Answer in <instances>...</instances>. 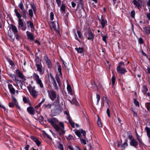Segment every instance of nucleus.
<instances>
[{"label": "nucleus", "instance_id": "1", "mask_svg": "<svg viewBox=\"0 0 150 150\" xmlns=\"http://www.w3.org/2000/svg\"><path fill=\"white\" fill-rule=\"evenodd\" d=\"M47 121L51 124L57 131L60 132L61 134L64 133V125L63 122H59V126L57 125L59 122V121L55 117L48 118Z\"/></svg>", "mask_w": 150, "mask_h": 150}, {"label": "nucleus", "instance_id": "2", "mask_svg": "<svg viewBox=\"0 0 150 150\" xmlns=\"http://www.w3.org/2000/svg\"><path fill=\"white\" fill-rule=\"evenodd\" d=\"M14 12L16 14L17 17L18 18V27L21 28V29L23 30H25L26 29V27H24V23L22 19L21 18V14L18 12V10L15 9Z\"/></svg>", "mask_w": 150, "mask_h": 150}, {"label": "nucleus", "instance_id": "3", "mask_svg": "<svg viewBox=\"0 0 150 150\" xmlns=\"http://www.w3.org/2000/svg\"><path fill=\"white\" fill-rule=\"evenodd\" d=\"M33 77L36 81V84H38L40 88H43L44 85L42 80L40 79L39 76L37 74L34 73L33 74Z\"/></svg>", "mask_w": 150, "mask_h": 150}, {"label": "nucleus", "instance_id": "4", "mask_svg": "<svg viewBox=\"0 0 150 150\" xmlns=\"http://www.w3.org/2000/svg\"><path fill=\"white\" fill-rule=\"evenodd\" d=\"M125 64L123 62H121L119 63L117 67V70L118 72L123 74L127 71L125 68L122 67Z\"/></svg>", "mask_w": 150, "mask_h": 150}, {"label": "nucleus", "instance_id": "5", "mask_svg": "<svg viewBox=\"0 0 150 150\" xmlns=\"http://www.w3.org/2000/svg\"><path fill=\"white\" fill-rule=\"evenodd\" d=\"M28 91L30 95L34 98L37 97L38 95V92L35 90V87H31L28 88Z\"/></svg>", "mask_w": 150, "mask_h": 150}, {"label": "nucleus", "instance_id": "6", "mask_svg": "<svg viewBox=\"0 0 150 150\" xmlns=\"http://www.w3.org/2000/svg\"><path fill=\"white\" fill-rule=\"evenodd\" d=\"M48 96L50 99L52 101L55 100L57 98V94L56 92L53 90L47 91Z\"/></svg>", "mask_w": 150, "mask_h": 150}, {"label": "nucleus", "instance_id": "7", "mask_svg": "<svg viewBox=\"0 0 150 150\" xmlns=\"http://www.w3.org/2000/svg\"><path fill=\"white\" fill-rule=\"evenodd\" d=\"M50 28L54 30H57L59 28V25L58 22L56 21L51 22L50 24Z\"/></svg>", "mask_w": 150, "mask_h": 150}, {"label": "nucleus", "instance_id": "8", "mask_svg": "<svg viewBox=\"0 0 150 150\" xmlns=\"http://www.w3.org/2000/svg\"><path fill=\"white\" fill-rule=\"evenodd\" d=\"M16 73L18 75V77L21 79L23 81H25L26 80L25 76L18 69H16Z\"/></svg>", "mask_w": 150, "mask_h": 150}, {"label": "nucleus", "instance_id": "9", "mask_svg": "<svg viewBox=\"0 0 150 150\" xmlns=\"http://www.w3.org/2000/svg\"><path fill=\"white\" fill-rule=\"evenodd\" d=\"M37 70L39 72L40 74H43L44 73V71L42 69V66L41 64H36Z\"/></svg>", "mask_w": 150, "mask_h": 150}, {"label": "nucleus", "instance_id": "10", "mask_svg": "<svg viewBox=\"0 0 150 150\" xmlns=\"http://www.w3.org/2000/svg\"><path fill=\"white\" fill-rule=\"evenodd\" d=\"M30 137V138L36 143L38 146H40L41 144V142L38 138L35 137L33 136H31Z\"/></svg>", "mask_w": 150, "mask_h": 150}, {"label": "nucleus", "instance_id": "11", "mask_svg": "<svg viewBox=\"0 0 150 150\" xmlns=\"http://www.w3.org/2000/svg\"><path fill=\"white\" fill-rule=\"evenodd\" d=\"M27 111L31 115H33L35 114V111L34 109L32 107H28L27 109Z\"/></svg>", "mask_w": 150, "mask_h": 150}, {"label": "nucleus", "instance_id": "12", "mask_svg": "<svg viewBox=\"0 0 150 150\" xmlns=\"http://www.w3.org/2000/svg\"><path fill=\"white\" fill-rule=\"evenodd\" d=\"M27 38L31 40H34V38L33 35L28 31L26 32Z\"/></svg>", "mask_w": 150, "mask_h": 150}, {"label": "nucleus", "instance_id": "13", "mask_svg": "<svg viewBox=\"0 0 150 150\" xmlns=\"http://www.w3.org/2000/svg\"><path fill=\"white\" fill-rule=\"evenodd\" d=\"M88 32V37L87 38V39L92 41H93L94 37V34L92 33L91 31L90 30H89Z\"/></svg>", "mask_w": 150, "mask_h": 150}, {"label": "nucleus", "instance_id": "14", "mask_svg": "<svg viewBox=\"0 0 150 150\" xmlns=\"http://www.w3.org/2000/svg\"><path fill=\"white\" fill-rule=\"evenodd\" d=\"M130 144L132 146L136 147L138 145V143L136 139H133L131 141H130Z\"/></svg>", "mask_w": 150, "mask_h": 150}, {"label": "nucleus", "instance_id": "15", "mask_svg": "<svg viewBox=\"0 0 150 150\" xmlns=\"http://www.w3.org/2000/svg\"><path fill=\"white\" fill-rule=\"evenodd\" d=\"M10 29L12 30L14 34H16L18 32L17 27L14 25L11 24Z\"/></svg>", "mask_w": 150, "mask_h": 150}, {"label": "nucleus", "instance_id": "16", "mask_svg": "<svg viewBox=\"0 0 150 150\" xmlns=\"http://www.w3.org/2000/svg\"><path fill=\"white\" fill-rule=\"evenodd\" d=\"M100 23L101 24L103 28H104L106 25H107V21L104 19H101L100 21Z\"/></svg>", "mask_w": 150, "mask_h": 150}, {"label": "nucleus", "instance_id": "17", "mask_svg": "<svg viewBox=\"0 0 150 150\" xmlns=\"http://www.w3.org/2000/svg\"><path fill=\"white\" fill-rule=\"evenodd\" d=\"M50 77L51 78L52 82L54 86L55 87V89H57V84L55 80L52 75L50 76Z\"/></svg>", "mask_w": 150, "mask_h": 150}, {"label": "nucleus", "instance_id": "18", "mask_svg": "<svg viewBox=\"0 0 150 150\" xmlns=\"http://www.w3.org/2000/svg\"><path fill=\"white\" fill-rule=\"evenodd\" d=\"M28 26L29 27H30L31 29H34V27L33 22L30 21H28L27 22Z\"/></svg>", "mask_w": 150, "mask_h": 150}, {"label": "nucleus", "instance_id": "19", "mask_svg": "<svg viewBox=\"0 0 150 150\" xmlns=\"http://www.w3.org/2000/svg\"><path fill=\"white\" fill-rule=\"evenodd\" d=\"M12 98L13 101L14 102L15 104L16 105L17 108H18L19 110H20V107L18 103L16 98L13 97H12Z\"/></svg>", "mask_w": 150, "mask_h": 150}, {"label": "nucleus", "instance_id": "20", "mask_svg": "<svg viewBox=\"0 0 150 150\" xmlns=\"http://www.w3.org/2000/svg\"><path fill=\"white\" fill-rule=\"evenodd\" d=\"M148 89L146 87H144L143 88L142 92L143 93L146 95L147 96H150V94L149 92H147Z\"/></svg>", "mask_w": 150, "mask_h": 150}, {"label": "nucleus", "instance_id": "21", "mask_svg": "<svg viewBox=\"0 0 150 150\" xmlns=\"http://www.w3.org/2000/svg\"><path fill=\"white\" fill-rule=\"evenodd\" d=\"M137 139L139 142L140 144H141L142 145H144V143L142 141V139L140 136L138 134H137Z\"/></svg>", "mask_w": 150, "mask_h": 150}, {"label": "nucleus", "instance_id": "22", "mask_svg": "<svg viewBox=\"0 0 150 150\" xmlns=\"http://www.w3.org/2000/svg\"><path fill=\"white\" fill-rule=\"evenodd\" d=\"M75 50L77 51L78 53H81L83 52V48H75Z\"/></svg>", "mask_w": 150, "mask_h": 150}, {"label": "nucleus", "instance_id": "23", "mask_svg": "<svg viewBox=\"0 0 150 150\" xmlns=\"http://www.w3.org/2000/svg\"><path fill=\"white\" fill-rule=\"evenodd\" d=\"M97 123L98 126L99 127H102V125L101 122V120L99 117H98V119L97 121Z\"/></svg>", "mask_w": 150, "mask_h": 150}, {"label": "nucleus", "instance_id": "24", "mask_svg": "<svg viewBox=\"0 0 150 150\" xmlns=\"http://www.w3.org/2000/svg\"><path fill=\"white\" fill-rule=\"evenodd\" d=\"M52 106V104L50 103H48L47 104H45L43 105L44 108L48 109L51 108Z\"/></svg>", "mask_w": 150, "mask_h": 150}, {"label": "nucleus", "instance_id": "25", "mask_svg": "<svg viewBox=\"0 0 150 150\" xmlns=\"http://www.w3.org/2000/svg\"><path fill=\"white\" fill-rule=\"evenodd\" d=\"M133 2L134 4L138 8L141 7V5L136 0H134Z\"/></svg>", "mask_w": 150, "mask_h": 150}, {"label": "nucleus", "instance_id": "26", "mask_svg": "<svg viewBox=\"0 0 150 150\" xmlns=\"http://www.w3.org/2000/svg\"><path fill=\"white\" fill-rule=\"evenodd\" d=\"M46 62L48 68H51L52 67V65L49 59H47L46 60Z\"/></svg>", "mask_w": 150, "mask_h": 150}, {"label": "nucleus", "instance_id": "27", "mask_svg": "<svg viewBox=\"0 0 150 150\" xmlns=\"http://www.w3.org/2000/svg\"><path fill=\"white\" fill-rule=\"evenodd\" d=\"M93 84H92V86L91 87L93 88L94 91H97L98 89L97 87L95 82H93Z\"/></svg>", "mask_w": 150, "mask_h": 150}, {"label": "nucleus", "instance_id": "28", "mask_svg": "<svg viewBox=\"0 0 150 150\" xmlns=\"http://www.w3.org/2000/svg\"><path fill=\"white\" fill-rule=\"evenodd\" d=\"M70 102L72 104H74L76 105L77 104L78 102L75 99H72L71 101H70Z\"/></svg>", "mask_w": 150, "mask_h": 150}, {"label": "nucleus", "instance_id": "29", "mask_svg": "<svg viewBox=\"0 0 150 150\" xmlns=\"http://www.w3.org/2000/svg\"><path fill=\"white\" fill-rule=\"evenodd\" d=\"M67 91L69 92V93H71L72 92V89L71 86L69 84H68L67 85Z\"/></svg>", "mask_w": 150, "mask_h": 150}, {"label": "nucleus", "instance_id": "30", "mask_svg": "<svg viewBox=\"0 0 150 150\" xmlns=\"http://www.w3.org/2000/svg\"><path fill=\"white\" fill-rule=\"evenodd\" d=\"M18 6L20 9L22 10H23L24 8L22 2H20V3L18 5Z\"/></svg>", "mask_w": 150, "mask_h": 150}, {"label": "nucleus", "instance_id": "31", "mask_svg": "<svg viewBox=\"0 0 150 150\" xmlns=\"http://www.w3.org/2000/svg\"><path fill=\"white\" fill-rule=\"evenodd\" d=\"M22 15H23V17L25 19H26L27 18V16L26 14V13L25 11L24 10L23 11V13H22Z\"/></svg>", "mask_w": 150, "mask_h": 150}, {"label": "nucleus", "instance_id": "32", "mask_svg": "<svg viewBox=\"0 0 150 150\" xmlns=\"http://www.w3.org/2000/svg\"><path fill=\"white\" fill-rule=\"evenodd\" d=\"M31 6L32 8L33 9V10L34 13H35L36 12V11L35 6L34 5V4L33 3L31 4Z\"/></svg>", "mask_w": 150, "mask_h": 150}, {"label": "nucleus", "instance_id": "33", "mask_svg": "<svg viewBox=\"0 0 150 150\" xmlns=\"http://www.w3.org/2000/svg\"><path fill=\"white\" fill-rule=\"evenodd\" d=\"M65 5L64 4H62L60 7V9L63 12H64L65 10Z\"/></svg>", "mask_w": 150, "mask_h": 150}, {"label": "nucleus", "instance_id": "34", "mask_svg": "<svg viewBox=\"0 0 150 150\" xmlns=\"http://www.w3.org/2000/svg\"><path fill=\"white\" fill-rule=\"evenodd\" d=\"M28 13L29 16L31 17H32L33 16V11L32 9H30L28 11Z\"/></svg>", "mask_w": 150, "mask_h": 150}, {"label": "nucleus", "instance_id": "35", "mask_svg": "<svg viewBox=\"0 0 150 150\" xmlns=\"http://www.w3.org/2000/svg\"><path fill=\"white\" fill-rule=\"evenodd\" d=\"M144 30L146 33H149L150 32V28L146 27L144 28Z\"/></svg>", "mask_w": 150, "mask_h": 150}, {"label": "nucleus", "instance_id": "36", "mask_svg": "<svg viewBox=\"0 0 150 150\" xmlns=\"http://www.w3.org/2000/svg\"><path fill=\"white\" fill-rule=\"evenodd\" d=\"M147 110L149 111L150 108V103H146L145 104Z\"/></svg>", "mask_w": 150, "mask_h": 150}, {"label": "nucleus", "instance_id": "37", "mask_svg": "<svg viewBox=\"0 0 150 150\" xmlns=\"http://www.w3.org/2000/svg\"><path fill=\"white\" fill-rule=\"evenodd\" d=\"M23 100L25 103H28L29 102V99L26 98V97H23Z\"/></svg>", "mask_w": 150, "mask_h": 150}, {"label": "nucleus", "instance_id": "38", "mask_svg": "<svg viewBox=\"0 0 150 150\" xmlns=\"http://www.w3.org/2000/svg\"><path fill=\"white\" fill-rule=\"evenodd\" d=\"M128 146V144L127 143V140H126L125 142L124 143L123 145L122 146V147L124 148H125L126 147H127Z\"/></svg>", "mask_w": 150, "mask_h": 150}, {"label": "nucleus", "instance_id": "39", "mask_svg": "<svg viewBox=\"0 0 150 150\" xmlns=\"http://www.w3.org/2000/svg\"><path fill=\"white\" fill-rule=\"evenodd\" d=\"M115 77L114 75H113L111 78L112 83L113 85H114L115 83Z\"/></svg>", "mask_w": 150, "mask_h": 150}, {"label": "nucleus", "instance_id": "40", "mask_svg": "<svg viewBox=\"0 0 150 150\" xmlns=\"http://www.w3.org/2000/svg\"><path fill=\"white\" fill-rule=\"evenodd\" d=\"M58 147L60 150H64V147L62 144H59L58 145Z\"/></svg>", "mask_w": 150, "mask_h": 150}, {"label": "nucleus", "instance_id": "41", "mask_svg": "<svg viewBox=\"0 0 150 150\" xmlns=\"http://www.w3.org/2000/svg\"><path fill=\"white\" fill-rule=\"evenodd\" d=\"M131 16L132 18H134L135 17V12L134 10H132L131 12Z\"/></svg>", "mask_w": 150, "mask_h": 150}, {"label": "nucleus", "instance_id": "42", "mask_svg": "<svg viewBox=\"0 0 150 150\" xmlns=\"http://www.w3.org/2000/svg\"><path fill=\"white\" fill-rule=\"evenodd\" d=\"M96 98H97V103H98L100 99V95L98 94H96Z\"/></svg>", "mask_w": 150, "mask_h": 150}, {"label": "nucleus", "instance_id": "43", "mask_svg": "<svg viewBox=\"0 0 150 150\" xmlns=\"http://www.w3.org/2000/svg\"><path fill=\"white\" fill-rule=\"evenodd\" d=\"M82 134L85 137L86 136V133L85 131L83 129L81 130V134Z\"/></svg>", "mask_w": 150, "mask_h": 150}, {"label": "nucleus", "instance_id": "44", "mask_svg": "<svg viewBox=\"0 0 150 150\" xmlns=\"http://www.w3.org/2000/svg\"><path fill=\"white\" fill-rule=\"evenodd\" d=\"M54 14L53 12H51L50 13V17L51 20L52 21L54 19Z\"/></svg>", "mask_w": 150, "mask_h": 150}, {"label": "nucleus", "instance_id": "45", "mask_svg": "<svg viewBox=\"0 0 150 150\" xmlns=\"http://www.w3.org/2000/svg\"><path fill=\"white\" fill-rule=\"evenodd\" d=\"M134 103L135 105L137 106H139V102L137 100L135 99L134 100Z\"/></svg>", "mask_w": 150, "mask_h": 150}, {"label": "nucleus", "instance_id": "46", "mask_svg": "<svg viewBox=\"0 0 150 150\" xmlns=\"http://www.w3.org/2000/svg\"><path fill=\"white\" fill-rule=\"evenodd\" d=\"M58 71H59V72L60 74L62 75V73L61 67L60 65H59L58 66Z\"/></svg>", "mask_w": 150, "mask_h": 150}, {"label": "nucleus", "instance_id": "47", "mask_svg": "<svg viewBox=\"0 0 150 150\" xmlns=\"http://www.w3.org/2000/svg\"><path fill=\"white\" fill-rule=\"evenodd\" d=\"M76 134L79 137H80L81 136V131H76L75 132Z\"/></svg>", "mask_w": 150, "mask_h": 150}, {"label": "nucleus", "instance_id": "48", "mask_svg": "<svg viewBox=\"0 0 150 150\" xmlns=\"http://www.w3.org/2000/svg\"><path fill=\"white\" fill-rule=\"evenodd\" d=\"M11 93L13 94H14L15 93V90L14 88H12V89L9 90Z\"/></svg>", "mask_w": 150, "mask_h": 150}, {"label": "nucleus", "instance_id": "49", "mask_svg": "<svg viewBox=\"0 0 150 150\" xmlns=\"http://www.w3.org/2000/svg\"><path fill=\"white\" fill-rule=\"evenodd\" d=\"M58 6L60 7L61 4V0H56Z\"/></svg>", "mask_w": 150, "mask_h": 150}, {"label": "nucleus", "instance_id": "50", "mask_svg": "<svg viewBox=\"0 0 150 150\" xmlns=\"http://www.w3.org/2000/svg\"><path fill=\"white\" fill-rule=\"evenodd\" d=\"M104 99V102L107 103L108 105H109L110 101L107 100L106 97H105Z\"/></svg>", "mask_w": 150, "mask_h": 150}, {"label": "nucleus", "instance_id": "51", "mask_svg": "<svg viewBox=\"0 0 150 150\" xmlns=\"http://www.w3.org/2000/svg\"><path fill=\"white\" fill-rule=\"evenodd\" d=\"M14 80L16 82L17 84L18 82V83H20L21 84V81H19L18 79L17 78L16 76H15V77L14 79Z\"/></svg>", "mask_w": 150, "mask_h": 150}, {"label": "nucleus", "instance_id": "52", "mask_svg": "<svg viewBox=\"0 0 150 150\" xmlns=\"http://www.w3.org/2000/svg\"><path fill=\"white\" fill-rule=\"evenodd\" d=\"M8 87L9 90L12 89V88H14L12 85L9 83L8 84Z\"/></svg>", "mask_w": 150, "mask_h": 150}, {"label": "nucleus", "instance_id": "53", "mask_svg": "<svg viewBox=\"0 0 150 150\" xmlns=\"http://www.w3.org/2000/svg\"><path fill=\"white\" fill-rule=\"evenodd\" d=\"M8 87L9 90L12 89V88H14L12 85L9 83L8 84Z\"/></svg>", "mask_w": 150, "mask_h": 150}, {"label": "nucleus", "instance_id": "54", "mask_svg": "<svg viewBox=\"0 0 150 150\" xmlns=\"http://www.w3.org/2000/svg\"><path fill=\"white\" fill-rule=\"evenodd\" d=\"M57 100L55 102L57 104H59V96H57Z\"/></svg>", "mask_w": 150, "mask_h": 150}, {"label": "nucleus", "instance_id": "55", "mask_svg": "<svg viewBox=\"0 0 150 150\" xmlns=\"http://www.w3.org/2000/svg\"><path fill=\"white\" fill-rule=\"evenodd\" d=\"M102 37L103 40L105 42H106V39L107 38V36H102Z\"/></svg>", "mask_w": 150, "mask_h": 150}, {"label": "nucleus", "instance_id": "56", "mask_svg": "<svg viewBox=\"0 0 150 150\" xmlns=\"http://www.w3.org/2000/svg\"><path fill=\"white\" fill-rule=\"evenodd\" d=\"M139 43L141 44H142L143 42V41L142 39L141 38H140L139 39Z\"/></svg>", "mask_w": 150, "mask_h": 150}, {"label": "nucleus", "instance_id": "57", "mask_svg": "<svg viewBox=\"0 0 150 150\" xmlns=\"http://www.w3.org/2000/svg\"><path fill=\"white\" fill-rule=\"evenodd\" d=\"M56 80L57 81V82L59 84V85H60V80L59 78L58 77H57L56 78Z\"/></svg>", "mask_w": 150, "mask_h": 150}, {"label": "nucleus", "instance_id": "58", "mask_svg": "<svg viewBox=\"0 0 150 150\" xmlns=\"http://www.w3.org/2000/svg\"><path fill=\"white\" fill-rule=\"evenodd\" d=\"M9 106L10 107H13L14 106V105L13 103L9 102Z\"/></svg>", "mask_w": 150, "mask_h": 150}, {"label": "nucleus", "instance_id": "59", "mask_svg": "<svg viewBox=\"0 0 150 150\" xmlns=\"http://www.w3.org/2000/svg\"><path fill=\"white\" fill-rule=\"evenodd\" d=\"M15 37H16V38L17 40H18L20 38V36L19 35H18L17 34V33L16 34H14Z\"/></svg>", "mask_w": 150, "mask_h": 150}, {"label": "nucleus", "instance_id": "60", "mask_svg": "<svg viewBox=\"0 0 150 150\" xmlns=\"http://www.w3.org/2000/svg\"><path fill=\"white\" fill-rule=\"evenodd\" d=\"M77 34L79 36V37L80 38H81L82 35L81 34V32L79 31H78L77 32Z\"/></svg>", "mask_w": 150, "mask_h": 150}, {"label": "nucleus", "instance_id": "61", "mask_svg": "<svg viewBox=\"0 0 150 150\" xmlns=\"http://www.w3.org/2000/svg\"><path fill=\"white\" fill-rule=\"evenodd\" d=\"M68 139H73L74 137H73V136L71 135L70 134H69L68 136Z\"/></svg>", "mask_w": 150, "mask_h": 150}, {"label": "nucleus", "instance_id": "62", "mask_svg": "<svg viewBox=\"0 0 150 150\" xmlns=\"http://www.w3.org/2000/svg\"><path fill=\"white\" fill-rule=\"evenodd\" d=\"M107 114L109 117H110V110L109 108H108L107 110Z\"/></svg>", "mask_w": 150, "mask_h": 150}, {"label": "nucleus", "instance_id": "63", "mask_svg": "<svg viewBox=\"0 0 150 150\" xmlns=\"http://www.w3.org/2000/svg\"><path fill=\"white\" fill-rule=\"evenodd\" d=\"M30 147V146L29 145H27L25 147V150H29V148Z\"/></svg>", "mask_w": 150, "mask_h": 150}, {"label": "nucleus", "instance_id": "64", "mask_svg": "<svg viewBox=\"0 0 150 150\" xmlns=\"http://www.w3.org/2000/svg\"><path fill=\"white\" fill-rule=\"evenodd\" d=\"M146 17L150 21V13H148L147 14Z\"/></svg>", "mask_w": 150, "mask_h": 150}]
</instances>
